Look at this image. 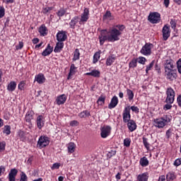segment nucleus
Listing matches in <instances>:
<instances>
[{
	"label": "nucleus",
	"instance_id": "nucleus-1",
	"mask_svg": "<svg viewBox=\"0 0 181 181\" xmlns=\"http://www.w3.org/2000/svg\"><path fill=\"white\" fill-rule=\"evenodd\" d=\"M122 35V33L115 27L112 28L109 31L107 30H102L100 35H99V40L100 46L104 45L105 42H117L119 40V36Z\"/></svg>",
	"mask_w": 181,
	"mask_h": 181
},
{
	"label": "nucleus",
	"instance_id": "nucleus-2",
	"mask_svg": "<svg viewBox=\"0 0 181 181\" xmlns=\"http://www.w3.org/2000/svg\"><path fill=\"white\" fill-rule=\"evenodd\" d=\"M165 94L167 95L165 103H167V104H173L175 95L173 88L170 87L168 88Z\"/></svg>",
	"mask_w": 181,
	"mask_h": 181
},
{
	"label": "nucleus",
	"instance_id": "nucleus-3",
	"mask_svg": "<svg viewBox=\"0 0 181 181\" xmlns=\"http://www.w3.org/2000/svg\"><path fill=\"white\" fill-rule=\"evenodd\" d=\"M148 21L150 23L156 24L160 22V13L158 12H151L148 16Z\"/></svg>",
	"mask_w": 181,
	"mask_h": 181
},
{
	"label": "nucleus",
	"instance_id": "nucleus-4",
	"mask_svg": "<svg viewBox=\"0 0 181 181\" xmlns=\"http://www.w3.org/2000/svg\"><path fill=\"white\" fill-rule=\"evenodd\" d=\"M152 47H153V44L146 43L140 50V53L144 56H151L152 54Z\"/></svg>",
	"mask_w": 181,
	"mask_h": 181
},
{
	"label": "nucleus",
	"instance_id": "nucleus-5",
	"mask_svg": "<svg viewBox=\"0 0 181 181\" xmlns=\"http://www.w3.org/2000/svg\"><path fill=\"white\" fill-rule=\"evenodd\" d=\"M50 144V141H49V138L47 136H41L37 141L38 148H45Z\"/></svg>",
	"mask_w": 181,
	"mask_h": 181
},
{
	"label": "nucleus",
	"instance_id": "nucleus-6",
	"mask_svg": "<svg viewBox=\"0 0 181 181\" xmlns=\"http://www.w3.org/2000/svg\"><path fill=\"white\" fill-rule=\"evenodd\" d=\"M176 71V69L165 71V76L167 80H170V81H173L174 80H176V77H177Z\"/></svg>",
	"mask_w": 181,
	"mask_h": 181
},
{
	"label": "nucleus",
	"instance_id": "nucleus-7",
	"mask_svg": "<svg viewBox=\"0 0 181 181\" xmlns=\"http://www.w3.org/2000/svg\"><path fill=\"white\" fill-rule=\"evenodd\" d=\"M123 121L125 123L131 121V108L129 106L126 107L123 111Z\"/></svg>",
	"mask_w": 181,
	"mask_h": 181
},
{
	"label": "nucleus",
	"instance_id": "nucleus-8",
	"mask_svg": "<svg viewBox=\"0 0 181 181\" xmlns=\"http://www.w3.org/2000/svg\"><path fill=\"white\" fill-rule=\"evenodd\" d=\"M111 135V127L110 126H105L100 129L101 138H107Z\"/></svg>",
	"mask_w": 181,
	"mask_h": 181
},
{
	"label": "nucleus",
	"instance_id": "nucleus-9",
	"mask_svg": "<svg viewBox=\"0 0 181 181\" xmlns=\"http://www.w3.org/2000/svg\"><path fill=\"white\" fill-rule=\"evenodd\" d=\"M163 40H168L170 37V27L168 25H165L162 30Z\"/></svg>",
	"mask_w": 181,
	"mask_h": 181
},
{
	"label": "nucleus",
	"instance_id": "nucleus-10",
	"mask_svg": "<svg viewBox=\"0 0 181 181\" xmlns=\"http://www.w3.org/2000/svg\"><path fill=\"white\" fill-rule=\"evenodd\" d=\"M165 71L175 70V62L172 59H167L164 63Z\"/></svg>",
	"mask_w": 181,
	"mask_h": 181
},
{
	"label": "nucleus",
	"instance_id": "nucleus-11",
	"mask_svg": "<svg viewBox=\"0 0 181 181\" xmlns=\"http://www.w3.org/2000/svg\"><path fill=\"white\" fill-rule=\"evenodd\" d=\"M167 122L168 120L164 118L154 119L155 127H156L157 128H163V127L166 125Z\"/></svg>",
	"mask_w": 181,
	"mask_h": 181
},
{
	"label": "nucleus",
	"instance_id": "nucleus-12",
	"mask_svg": "<svg viewBox=\"0 0 181 181\" xmlns=\"http://www.w3.org/2000/svg\"><path fill=\"white\" fill-rule=\"evenodd\" d=\"M67 39V34L66 31L61 30L59 31L57 34V40L58 42H65V40Z\"/></svg>",
	"mask_w": 181,
	"mask_h": 181
},
{
	"label": "nucleus",
	"instance_id": "nucleus-13",
	"mask_svg": "<svg viewBox=\"0 0 181 181\" xmlns=\"http://www.w3.org/2000/svg\"><path fill=\"white\" fill-rule=\"evenodd\" d=\"M90 16V10L86 8L83 11V13L81 15V20L80 22L84 23L88 21V18Z\"/></svg>",
	"mask_w": 181,
	"mask_h": 181
},
{
	"label": "nucleus",
	"instance_id": "nucleus-14",
	"mask_svg": "<svg viewBox=\"0 0 181 181\" xmlns=\"http://www.w3.org/2000/svg\"><path fill=\"white\" fill-rule=\"evenodd\" d=\"M17 175H18V170H16V168L11 169L10 170V173H8V180L16 181Z\"/></svg>",
	"mask_w": 181,
	"mask_h": 181
},
{
	"label": "nucleus",
	"instance_id": "nucleus-15",
	"mask_svg": "<svg viewBox=\"0 0 181 181\" xmlns=\"http://www.w3.org/2000/svg\"><path fill=\"white\" fill-rule=\"evenodd\" d=\"M37 127L39 129H42L45 127V117L43 115H39L37 117Z\"/></svg>",
	"mask_w": 181,
	"mask_h": 181
},
{
	"label": "nucleus",
	"instance_id": "nucleus-16",
	"mask_svg": "<svg viewBox=\"0 0 181 181\" xmlns=\"http://www.w3.org/2000/svg\"><path fill=\"white\" fill-rule=\"evenodd\" d=\"M66 100L67 98L66 97V95L62 94L57 97L56 102L57 105H62L66 103Z\"/></svg>",
	"mask_w": 181,
	"mask_h": 181
},
{
	"label": "nucleus",
	"instance_id": "nucleus-17",
	"mask_svg": "<svg viewBox=\"0 0 181 181\" xmlns=\"http://www.w3.org/2000/svg\"><path fill=\"white\" fill-rule=\"evenodd\" d=\"M28 132H23L22 130H20L18 132V136L19 137L20 140L22 141L23 142H26L28 139Z\"/></svg>",
	"mask_w": 181,
	"mask_h": 181
},
{
	"label": "nucleus",
	"instance_id": "nucleus-18",
	"mask_svg": "<svg viewBox=\"0 0 181 181\" xmlns=\"http://www.w3.org/2000/svg\"><path fill=\"white\" fill-rule=\"evenodd\" d=\"M118 105V97L114 96L110 103L108 105L109 110H112V108H115Z\"/></svg>",
	"mask_w": 181,
	"mask_h": 181
},
{
	"label": "nucleus",
	"instance_id": "nucleus-19",
	"mask_svg": "<svg viewBox=\"0 0 181 181\" xmlns=\"http://www.w3.org/2000/svg\"><path fill=\"white\" fill-rule=\"evenodd\" d=\"M127 127L130 132H134L136 129V123L134 120H130L127 123Z\"/></svg>",
	"mask_w": 181,
	"mask_h": 181
},
{
	"label": "nucleus",
	"instance_id": "nucleus-20",
	"mask_svg": "<svg viewBox=\"0 0 181 181\" xmlns=\"http://www.w3.org/2000/svg\"><path fill=\"white\" fill-rule=\"evenodd\" d=\"M38 32L40 36H46L47 35V28L46 27V25H45V24H42L39 28Z\"/></svg>",
	"mask_w": 181,
	"mask_h": 181
},
{
	"label": "nucleus",
	"instance_id": "nucleus-21",
	"mask_svg": "<svg viewBox=\"0 0 181 181\" xmlns=\"http://www.w3.org/2000/svg\"><path fill=\"white\" fill-rule=\"evenodd\" d=\"M52 52H53V47L50 46V44H48L47 48L42 52V56L46 57V56H49V54H51Z\"/></svg>",
	"mask_w": 181,
	"mask_h": 181
},
{
	"label": "nucleus",
	"instance_id": "nucleus-22",
	"mask_svg": "<svg viewBox=\"0 0 181 181\" xmlns=\"http://www.w3.org/2000/svg\"><path fill=\"white\" fill-rule=\"evenodd\" d=\"M78 16H75L74 17L70 23H69V26L71 28V29H75L76 28V25H77V23H78Z\"/></svg>",
	"mask_w": 181,
	"mask_h": 181
},
{
	"label": "nucleus",
	"instance_id": "nucleus-23",
	"mask_svg": "<svg viewBox=\"0 0 181 181\" xmlns=\"http://www.w3.org/2000/svg\"><path fill=\"white\" fill-rule=\"evenodd\" d=\"M63 47H64V43L61 42H57L54 49V53H60L63 49Z\"/></svg>",
	"mask_w": 181,
	"mask_h": 181
},
{
	"label": "nucleus",
	"instance_id": "nucleus-24",
	"mask_svg": "<svg viewBox=\"0 0 181 181\" xmlns=\"http://www.w3.org/2000/svg\"><path fill=\"white\" fill-rule=\"evenodd\" d=\"M148 179H149V175H148V173L139 174L137 176L138 181H148Z\"/></svg>",
	"mask_w": 181,
	"mask_h": 181
},
{
	"label": "nucleus",
	"instance_id": "nucleus-25",
	"mask_svg": "<svg viewBox=\"0 0 181 181\" xmlns=\"http://www.w3.org/2000/svg\"><path fill=\"white\" fill-rule=\"evenodd\" d=\"M76 69L77 67H76V65H74V64H72L70 66V71L67 78L68 80H70V78H71V76H74V74H76Z\"/></svg>",
	"mask_w": 181,
	"mask_h": 181
},
{
	"label": "nucleus",
	"instance_id": "nucleus-26",
	"mask_svg": "<svg viewBox=\"0 0 181 181\" xmlns=\"http://www.w3.org/2000/svg\"><path fill=\"white\" fill-rule=\"evenodd\" d=\"M33 115H35V113L33 112V111L32 110L28 111L25 115L26 122L30 123L32 119H33Z\"/></svg>",
	"mask_w": 181,
	"mask_h": 181
},
{
	"label": "nucleus",
	"instance_id": "nucleus-27",
	"mask_svg": "<svg viewBox=\"0 0 181 181\" xmlns=\"http://www.w3.org/2000/svg\"><path fill=\"white\" fill-rule=\"evenodd\" d=\"M100 72L97 69H93L90 72L86 74V76H92V77L98 78L100 77Z\"/></svg>",
	"mask_w": 181,
	"mask_h": 181
},
{
	"label": "nucleus",
	"instance_id": "nucleus-28",
	"mask_svg": "<svg viewBox=\"0 0 181 181\" xmlns=\"http://www.w3.org/2000/svg\"><path fill=\"white\" fill-rule=\"evenodd\" d=\"M35 81H37L39 84H43L45 81L46 80L45 78V76L43 74H38L35 76Z\"/></svg>",
	"mask_w": 181,
	"mask_h": 181
},
{
	"label": "nucleus",
	"instance_id": "nucleus-29",
	"mask_svg": "<svg viewBox=\"0 0 181 181\" xmlns=\"http://www.w3.org/2000/svg\"><path fill=\"white\" fill-rule=\"evenodd\" d=\"M167 181H173L176 180V174L174 172L168 173L166 175Z\"/></svg>",
	"mask_w": 181,
	"mask_h": 181
},
{
	"label": "nucleus",
	"instance_id": "nucleus-30",
	"mask_svg": "<svg viewBox=\"0 0 181 181\" xmlns=\"http://www.w3.org/2000/svg\"><path fill=\"white\" fill-rule=\"evenodd\" d=\"M117 58L115 55H110L106 59V66H111L114 62H115V59Z\"/></svg>",
	"mask_w": 181,
	"mask_h": 181
},
{
	"label": "nucleus",
	"instance_id": "nucleus-31",
	"mask_svg": "<svg viewBox=\"0 0 181 181\" xmlns=\"http://www.w3.org/2000/svg\"><path fill=\"white\" fill-rule=\"evenodd\" d=\"M139 163L141 166H142L143 168H145L148 166V165H149V160L146 157L144 156L140 159Z\"/></svg>",
	"mask_w": 181,
	"mask_h": 181
},
{
	"label": "nucleus",
	"instance_id": "nucleus-32",
	"mask_svg": "<svg viewBox=\"0 0 181 181\" xmlns=\"http://www.w3.org/2000/svg\"><path fill=\"white\" fill-rule=\"evenodd\" d=\"M67 148L69 153H74V152L76 151V144L73 142H71L68 144Z\"/></svg>",
	"mask_w": 181,
	"mask_h": 181
},
{
	"label": "nucleus",
	"instance_id": "nucleus-33",
	"mask_svg": "<svg viewBox=\"0 0 181 181\" xmlns=\"http://www.w3.org/2000/svg\"><path fill=\"white\" fill-rule=\"evenodd\" d=\"M16 88V82L15 81H11L7 86V90L8 91H15Z\"/></svg>",
	"mask_w": 181,
	"mask_h": 181
},
{
	"label": "nucleus",
	"instance_id": "nucleus-34",
	"mask_svg": "<svg viewBox=\"0 0 181 181\" xmlns=\"http://www.w3.org/2000/svg\"><path fill=\"white\" fill-rule=\"evenodd\" d=\"M78 117L80 118H86V117H91V114H90V112H88V110H83V112L78 114Z\"/></svg>",
	"mask_w": 181,
	"mask_h": 181
},
{
	"label": "nucleus",
	"instance_id": "nucleus-35",
	"mask_svg": "<svg viewBox=\"0 0 181 181\" xmlns=\"http://www.w3.org/2000/svg\"><path fill=\"white\" fill-rule=\"evenodd\" d=\"M105 98L106 97L105 95H101L97 101V103L98 104V105H104V104H105Z\"/></svg>",
	"mask_w": 181,
	"mask_h": 181
},
{
	"label": "nucleus",
	"instance_id": "nucleus-36",
	"mask_svg": "<svg viewBox=\"0 0 181 181\" xmlns=\"http://www.w3.org/2000/svg\"><path fill=\"white\" fill-rule=\"evenodd\" d=\"M80 59V50L78 49H76L74 53L73 61L76 62Z\"/></svg>",
	"mask_w": 181,
	"mask_h": 181
},
{
	"label": "nucleus",
	"instance_id": "nucleus-37",
	"mask_svg": "<svg viewBox=\"0 0 181 181\" xmlns=\"http://www.w3.org/2000/svg\"><path fill=\"white\" fill-rule=\"evenodd\" d=\"M138 60L136 59H133L129 64V69H135L136 67Z\"/></svg>",
	"mask_w": 181,
	"mask_h": 181
},
{
	"label": "nucleus",
	"instance_id": "nucleus-38",
	"mask_svg": "<svg viewBox=\"0 0 181 181\" xmlns=\"http://www.w3.org/2000/svg\"><path fill=\"white\" fill-rule=\"evenodd\" d=\"M142 139H143V144H144L145 148L147 149V151H149V149L151 148V144L148 141V139L146 137H143Z\"/></svg>",
	"mask_w": 181,
	"mask_h": 181
},
{
	"label": "nucleus",
	"instance_id": "nucleus-39",
	"mask_svg": "<svg viewBox=\"0 0 181 181\" xmlns=\"http://www.w3.org/2000/svg\"><path fill=\"white\" fill-rule=\"evenodd\" d=\"M3 133L6 134L7 135H11V126L9 125H6L4 127L3 129Z\"/></svg>",
	"mask_w": 181,
	"mask_h": 181
},
{
	"label": "nucleus",
	"instance_id": "nucleus-40",
	"mask_svg": "<svg viewBox=\"0 0 181 181\" xmlns=\"http://www.w3.org/2000/svg\"><path fill=\"white\" fill-rule=\"evenodd\" d=\"M127 93L129 101H132V100H134V92L130 89H127Z\"/></svg>",
	"mask_w": 181,
	"mask_h": 181
},
{
	"label": "nucleus",
	"instance_id": "nucleus-41",
	"mask_svg": "<svg viewBox=\"0 0 181 181\" xmlns=\"http://www.w3.org/2000/svg\"><path fill=\"white\" fill-rule=\"evenodd\" d=\"M100 52H97L94 54L93 55V63L94 64H95V63H97V62H98V60H100Z\"/></svg>",
	"mask_w": 181,
	"mask_h": 181
},
{
	"label": "nucleus",
	"instance_id": "nucleus-42",
	"mask_svg": "<svg viewBox=\"0 0 181 181\" xmlns=\"http://www.w3.org/2000/svg\"><path fill=\"white\" fill-rule=\"evenodd\" d=\"M105 19H110V21H112V16L111 15V11H106V13L103 16V20L105 21Z\"/></svg>",
	"mask_w": 181,
	"mask_h": 181
},
{
	"label": "nucleus",
	"instance_id": "nucleus-43",
	"mask_svg": "<svg viewBox=\"0 0 181 181\" xmlns=\"http://www.w3.org/2000/svg\"><path fill=\"white\" fill-rule=\"evenodd\" d=\"M124 146H126L127 148L131 146V139L126 138L124 139Z\"/></svg>",
	"mask_w": 181,
	"mask_h": 181
},
{
	"label": "nucleus",
	"instance_id": "nucleus-44",
	"mask_svg": "<svg viewBox=\"0 0 181 181\" xmlns=\"http://www.w3.org/2000/svg\"><path fill=\"white\" fill-rule=\"evenodd\" d=\"M153 64H155V61H152L149 65L146 66V73L148 74V72L151 70L152 67H153Z\"/></svg>",
	"mask_w": 181,
	"mask_h": 181
},
{
	"label": "nucleus",
	"instance_id": "nucleus-45",
	"mask_svg": "<svg viewBox=\"0 0 181 181\" xmlns=\"http://www.w3.org/2000/svg\"><path fill=\"white\" fill-rule=\"evenodd\" d=\"M170 25L172 28V29H173L175 30V29H176V25H177V21L175 19H171L170 22Z\"/></svg>",
	"mask_w": 181,
	"mask_h": 181
},
{
	"label": "nucleus",
	"instance_id": "nucleus-46",
	"mask_svg": "<svg viewBox=\"0 0 181 181\" xmlns=\"http://www.w3.org/2000/svg\"><path fill=\"white\" fill-rule=\"evenodd\" d=\"M177 69L178 70V73H180V74H181V58L179 59L177 61Z\"/></svg>",
	"mask_w": 181,
	"mask_h": 181
},
{
	"label": "nucleus",
	"instance_id": "nucleus-47",
	"mask_svg": "<svg viewBox=\"0 0 181 181\" xmlns=\"http://www.w3.org/2000/svg\"><path fill=\"white\" fill-rule=\"evenodd\" d=\"M19 181H28V176L25 173H22L21 175V178Z\"/></svg>",
	"mask_w": 181,
	"mask_h": 181
},
{
	"label": "nucleus",
	"instance_id": "nucleus-48",
	"mask_svg": "<svg viewBox=\"0 0 181 181\" xmlns=\"http://www.w3.org/2000/svg\"><path fill=\"white\" fill-rule=\"evenodd\" d=\"M5 16V8L0 6V19H2Z\"/></svg>",
	"mask_w": 181,
	"mask_h": 181
},
{
	"label": "nucleus",
	"instance_id": "nucleus-49",
	"mask_svg": "<svg viewBox=\"0 0 181 181\" xmlns=\"http://www.w3.org/2000/svg\"><path fill=\"white\" fill-rule=\"evenodd\" d=\"M59 168H60V163H55L52 165L51 169L52 170H54L55 169H59Z\"/></svg>",
	"mask_w": 181,
	"mask_h": 181
},
{
	"label": "nucleus",
	"instance_id": "nucleus-50",
	"mask_svg": "<svg viewBox=\"0 0 181 181\" xmlns=\"http://www.w3.org/2000/svg\"><path fill=\"white\" fill-rule=\"evenodd\" d=\"M145 62H146V59L144 57H139L138 63L140 64H145Z\"/></svg>",
	"mask_w": 181,
	"mask_h": 181
},
{
	"label": "nucleus",
	"instance_id": "nucleus-51",
	"mask_svg": "<svg viewBox=\"0 0 181 181\" xmlns=\"http://www.w3.org/2000/svg\"><path fill=\"white\" fill-rule=\"evenodd\" d=\"M129 108L133 111V112H136V114L139 112V108L136 106H131Z\"/></svg>",
	"mask_w": 181,
	"mask_h": 181
},
{
	"label": "nucleus",
	"instance_id": "nucleus-52",
	"mask_svg": "<svg viewBox=\"0 0 181 181\" xmlns=\"http://www.w3.org/2000/svg\"><path fill=\"white\" fill-rule=\"evenodd\" d=\"M116 153L117 151L115 150H111L110 151L108 152L107 156H109V158H112V156H115Z\"/></svg>",
	"mask_w": 181,
	"mask_h": 181
},
{
	"label": "nucleus",
	"instance_id": "nucleus-53",
	"mask_svg": "<svg viewBox=\"0 0 181 181\" xmlns=\"http://www.w3.org/2000/svg\"><path fill=\"white\" fill-rule=\"evenodd\" d=\"M78 122L77 120H73V121H71L70 123H69V125L71 127H77L78 126Z\"/></svg>",
	"mask_w": 181,
	"mask_h": 181
},
{
	"label": "nucleus",
	"instance_id": "nucleus-54",
	"mask_svg": "<svg viewBox=\"0 0 181 181\" xmlns=\"http://www.w3.org/2000/svg\"><path fill=\"white\" fill-rule=\"evenodd\" d=\"M52 9H53L52 7L45 8L42 11V13L47 14L49 12H50V11H52Z\"/></svg>",
	"mask_w": 181,
	"mask_h": 181
},
{
	"label": "nucleus",
	"instance_id": "nucleus-55",
	"mask_svg": "<svg viewBox=\"0 0 181 181\" xmlns=\"http://www.w3.org/2000/svg\"><path fill=\"white\" fill-rule=\"evenodd\" d=\"M174 166H180L181 165V158H177L175 160L173 163Z\"/></svg>",
	"mask_w": 181,
	"mask_h": 181
},
{
	"label": "nucleus",
	"instance_id": "nucleus-56",
	"mask_svg": "<svg viewBox=\"0 0 181 181\" xmlns=\"http://www.w3.org/2000/svg\"><path fill=\"white\" fill-rule=\"evenodd\" d=\"M26 85V83H25V81H21L19 84H18V88L19 90H23L25 88V86Z\"/></svg>",
	"mask_w": 181,
	"mask_h": 181
},
{
	"label": "nucleus",
	"instance_id": "nucleus-57",
	"mask_svg": "<svg viewBox=\"0 0 181 181\" xmlns=\"http://www.w3.org/2000/svg\"><path fill=\"white\" fill-rule=\"evenodd\" d=\"M171 108H172V105H170V103H168L165 105L163 107V110H165V111H168V110H170Z\"/></svg>",
	"mask_w": 181,
	"mask_h": 181
},
{
	"label": "nucleus",
	"instance_id": "nucleus-58",
	"mask_svg": "<svg viewBox=\"0 0 181 181\" xmlns=\"http://www.w3.org/2000/svg\"><path fill=\"white\" fill-rule=\"evenodd\" d=\"M64 13H66V11L64 9H61L58 11L57 15L58 16H64Z\"/></svg>",
	"mask_w": 181,
	"mask_h": 181
},
{
	"label": "nucleus",
	"instance_id": "nucleus-59",
	"mask_svg": "<svg viewBox=\"0 0 181 181\" xmlns=\"http://www.w3.org/2000/svg\"><path fill=\"white\" fill-rule=\"evenodd\" d=\"M116 28H118L119 32H122L125 29V25H117Z\"/></svg>",
	"mask_w": 181,
	"mask_h": 181
},
{
	"label": "nucleus",
	"instance_id": "nucleus-60",
	"mask_svg": "<svg viewBox=\"0 0 181 181\" xmlns=\"http://www.w3.org/2000/svg\"><path fill=\"white\" fill-rule=\"evenodd\" d=\"M166 137L169 139L172 136V131L170 129L167 130L165 133Z\"/></svg>",
	"mask_w": 181,
	"mask_h": 181
},
{
	"label": "nucleus",
	"instance_id": "nucleus-61",
	"mask_svg": "<svg viewBox=\"0 0 181 181\" xmlns=\"http://www.w3.org/2000/svg\"><path fill=\"white\" fill-rule=\"evenodd\" d=\"M163 4L165 8H169V5L170 4V0H163Z\"/></svg>",
	"mask_w": 181,
	"mask_h": 181
},
{
	"label": "nucleus",
	"instance_id": "nucleus-62",
	"mask_svg": "<svg viewBox=\"0 0 181 181\" xmlns=\"http://www.w3.org/2000/svg\"><path fill=\"white\" fill-rule=\"evenodd\" d=\"M23 47V43L22 42H20L18 45L16 46L17 50H21Z\"/></svg>",
	"mask_w": 181,
	"mask_h": 181
},
{
	"label": "nucleus",
	"instance_id": "nucleus-63",
	"mask_svg": "<svg viewBox=\"0 0 181 181\" xmlns=\"http://www.w3.org/2000/svg\"><path fill=\"white\" fill-rule=\"evenodd\" d=\"M177 103L178 105L181 107V95H178L177 98Z\"/></svg>",
	"mask_w": 181,
	"mask_h": 181
},
{
	"label": "nucleus",
	"instance_id": "nucleus-64",
	"mask_svg": "<svg viewBox=\"0 0 181 181\" xmlns=\"http://www.w3.org/2000/svg\"><path fill=\"white\" fill-rule=\"evenodd\" d=\"M5 149V142L0 143V152Z\"/></svg>",
	"mask_w": 181,
	"mask_h": 181
}]
</instances>
